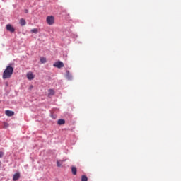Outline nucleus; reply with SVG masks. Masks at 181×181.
I'll use <instances>...</instances> for the list:
<instances>
[{
  "label": "nucleus",
  "instance_id": "obj_3",
  "mask_svg": "<svg viewBox=\"0 0 181 181\" xmlns=\"http://www.w3.org/2000/svg\"><path fill=\"white\" fill-rule=\"evenodd\" d=\"M53 66L54 67H57V69H62V67H64V64L62 61H58Z\"/></svg>",
  "mask_w": 181,
  "mask_h": 181
},
{
  "label": "nucleus",
  "instance_id": "obj_11",
  "mask_svg": "<svg viewBox=\"0 0 181 181\" xmlns=\"http://www.w3.org/2000/svg\"><path fill=\"white\" fill-rule=\"evenodd\" d=\"M20 25L21 26H25V25H26V21H25L23 18H21L20 20Z\"/></svg>",
  "mask_w": 181,
  "mask_h": 181
},
{
  "label": "nucleus",
  "instance_id": "obj_4",
  "mask_svg": "<svg viewBox=\"0 0 181 181\" xmlns=\"http://www.w3.org/2000/svg\"><path fill=\"white\" fill-rule=\"evenodd\" d=\"M5 114L7 117H13V115H15V112L11 110H6Z\"/></svg>",
  "mask_w": 181,
  "mask_h": 181
},
{
  "label": "nucleus",
  "instance_id": "obj_13",
  "mask_svg": "<svg viewBox=\"0 0 181 181\" xmlns=\"http://www.w3.org/2000/svg\"><path fill=\"white\" fill-rule=\"evenodd\" d=\"M88 178L86 175H82L81 177V181H88Z\"/></svg>",
  "mask_w": 181,
  "mask_h": 181
},
{
  "label": "nucleus",
  "instance_id": "obj_7",
  "mask_svg": "<svg viewBox=\"0 0 181 181\" xmlns=\"http://www.w3.org/2000/svg\"><path fill=\"white\" fill-rule=\"evenodd\" d=\"M21 177V173H16V174H14L13 177V181H16L18 180V179Z\"/></svg>",
  "mask_w": 181,
  "mask_h": 181
},
{
  "label": "nucleus",
  "instance_id": "obj_19",
  "mask_svg": "<svg viewBox=\"0 0 181 181\" xmlns=\"http://www.w3.org/2000/svg\"><path fill=\"white\" fill-rule=\"evenodd\" d=\"M30 88H33V86H30Z\"/></svg>",
  "mask_w": 181,
  "mask_h": 181
},
{
  "label": "nucleus",
  "instance_id": "obj_8",
  "mask_svg": "<svg viewBox=\"0 0 181 181\" xmlns=\"http://www.w3.org/2000/svg\"><path fill=\"white\" fill-rule=\"evenodd\" d=\"M66 77L68 80H71L73 78V76H71V74H70V71H66Z\"/></svg>",
  "mask_w": 181,
  "mask_h": 181
},
{
  "label": "nucleus",
  "instance_id": "obj_10",
  "mask_svg": "<svg viewBox=\"0 0 181 181\" xmlns=\"http://www.w3.org/2000/svg\"><path fill=\"white\" fill-rule=\"evenodd\" d=\"M52 95H54V90L49 89L48 90V97H52Z\"/></svg>",
  "mask_w": 181,
  "mask_h": 181
},
{
  "label": "nucleus",
  "instance_id": "obj_6",
  "mask_svg": "<svg viewBox=\"0 0 181 181\" xmlns=\"http://www.w3.org/2000/svg\"><path fill=\"white\" fill-rule=\"evenodd\" d=\"M27 78L28 80H33V78H35V75H33L32 72H28L27 74Z\"/></svg>",
  "mask_w": 181,
  "mask_h": 181
},
{
  "label": "nucleus",
  "instance_id": "obj_2",
  "mask_svg": "<svg viewBox=\"0 0 181 181\" xmlns=\"http://www.w3.org/2000/svg\"><path fill=\"white\" fill-rule=\"evenodd\" d=\"M47 23L48 25H52L54 24V16H49L47 17Z\"/></svg>",
  "mask_w": 181,
  "mask_h": 181
},
{
  "label": "nucleus",
  "instance_id": "obj_18",
  "mask_svg": "<svg viewBox=\"0 0 181 181\" xmlns=\"http://www.w3.org/2000/svg\"><path fill=\"white\" fill-rule=\"evenodd\" d=\"M24 12H25V13H29V10H28V9H25V10L24 11Z\"/></svg>",
  "mask_w": 181,
  "mask_h": 181
},
{
  "label": "nucleus",
  "instance_id": "obj_14",
  "mask_svg": "<svg viewBox=\"0 0 181 181\" xmlns=\"http://www.w3.org/2000/svg\"><path fill=\"white\" fill-rule=\"evenodd\" d=\"M40 62H41L42 64L46 63V58H45V57H41V58H40Z\"/></svg>",
  "mask_w": 181,
  "mask_h": 181
},
{
  "label": "nucleus",
  "instance_id": "obj_1",
  "mask_svg": "<svg viewBox=\"0 0 181 181\" xmlns=\"http://www.w3.org/2000/svg\"><path fill=\"white\" fill-rule=\"evenodd\" d=\"M13 74V67L8 66L3 73V80H6V78H11Z\"/></svg>",
  "mask_w": 181,
  "mask_h": 181
},
{
  "label": "nucleus",
  "instance_id": "obj_9",
  "mask_svg": "<svg viewBox=\"0 0 181 181\" xmlns=\"http://www.w3.org/2000/svg\"><path fill=\"white\" fill-rule=\"evenodd\" d=\"M57 124H58V125H64V124H66V121L63 119H59L57 121Z\"/></svg>",
  "mask_w": 181,
  "mask_h": 181
},
{
  "label": "nucleus",
  "instance_id": "obj_12",
  "mask_svg": "<svg viewBox=\"0 0 181 181\" xmlns=\"http://www.w3.org/2000/svg\"><path fill=\"white\" fill-rule=\"evenodd\" d=\"M71 172H72V175H77V168L76 167H72L71 168Z\"/></svg>",
  "mask_w": 181,
  "mask_h": 181
},
{
  "label": "nucleus",
  "instance_id": "obj_17",
  "mask_svg": "<svg viewBox=\"0 0 181 181\" xmlns=\"http://www.w3.org/2000/svg\"><path fill=\"white\" fill-rule=\"evenodd\" d=\"M4 156V152L0 151V158H3Z\"/></svg>",
  "mask_w": 181,
  "mask_h": 181
},
{
  "label": "nucleus",
  "instance_id": "obj_15",
  "mask_svg": "<svg viewBox=\"0 0 181 181\" xmlns=\"http://www.w3.org/2000/svg\"><path fill=\"white\" fill-rule=\"evenodd\" d=\"M37 28H34L31 30V33H37Z\"/></svg>",
  "mask_w": 181,
  "mask_h": 181
},
{
  "label": "nucleus",
  "instance_id": "obj_16",
  "mask_svg": "<svg viewBox=\"0 0 181 181\" xmlns=\"http://www.w3.org/2000/svg\"><path fill=\"white\" fill-rule=\"evenodd\" d=\"M57 165L58 166V168H60V166H62V163H60V161H57Z\"/></svg>",
  "mask_w": 181,
  "mask_h": 181
},
{
  "label": "nucleus",
  "instance_id": "obj_5",
  "mask_svg": "<svg viewBox=\"0 0 181 181\" xmlns=\"http://www.w3.org/2000/svg\"><path fill=\"white\" fill-rule=\"evenodd\" d=\"M6 29L8 30V32H11V33H13V32H15V28H13V27H12V25L11 24H8L6 25Z\"/></svg>",
  "mask_w": 181,
  "mask_h": 181
}]
</instances>
